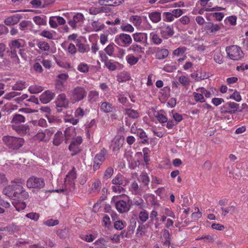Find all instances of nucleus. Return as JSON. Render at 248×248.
I'll return each mask as SVG.
<instances>
[{
    "mask_svg": "<svg viewBox=\"0 0 248 248\" xmlns=\"http://www.w3.org/2000/svg\"><path fill=\"white\" fill-rule=\"evenodd\" d=\"M69 99L73 104L83 100L87 94V92L84 87L78 86L67 92Z\"/></svg>",
    "mask_w": 248,
    "mask_h": 248,
    "instance_id": "nucleus-1",
    "label": "nucleus"
},
{
    "mask_svg": "<svg viewBox=\"0 0 248 248\" xmlns=\"http://www.w3.org/2000/svg\"><path fill=\"white\" fill-rule=\"evenodd\" d=\"M2 140L5 145L12 150L19 149L24 143L23 138L11 136H4Z\"/></svg>",
    "mask_w": 248,
    "mask_h": 248,
    "instance_id": "nucleus-2",
    "label": "nucleus"
},
{
    "mask_svg": "<svg viewBox=\"0 0 248 248\" xmlns=\"http://www.w3.org/2000/svg\"><path fill=\"white\" fill-rule=\"evenodd\" d=\"M25 181L22 178H16L11 181L14 192H17V198L20 195L23 200H27L29 197V193L22 186Z\"/></svg>",
    "mask_w": 248,
    "mask_h": 248,
    "instance_id": "nucleus-3",
    "label": "nucleus"
},
{
    "mask_svg": "<svg viewBox=\"0 0 248 248\" xmlns=\"http://www.w3.org/2000/svg\"><path fill=\"white\" fill-rule=\"evenodd\" d=\"M45 180L42 177L32 176L29 178L26 182L27 187L29 188L41 189L44 187Z\"/></svg>",
    "mask_w": 248,
    "mask_h": 248,
    "instance_id": "nucleus-4",
    "label": "nucleus"
},
{
    "mask_svg": "<svg viewBox=\"0 0 248 248\" xmlns=\"http://www.w3.org/2000/svg\"><path fill=\"white\" fill-rule=\"evenodd\" d=\"M226 50L229 57L233 61H238L243 57L241 48L237 46L233 45L227 47Z\"/></svg>",
    "mask_w": 248,
    "mask_h": 248,
    "instance_id": "nucleus-5",
    "label": "nucleus"
},
{
    "mask_svg": "<svg viewBox=\"0 0 248 248\" xmlns=\"http://www.w3.org/2000/svg\"><path fill=\"white\" fill-rule=\"evenodd\" d=\"M114 42L120 46L127 47L132 44V39L129 34L121 33L115 37Z\"/></svg>",
    "mask_w": 248,
    "mask_h": 248,
    "instance_id": "nucleus-6",
    "label": "nucleus"
},
{
    "mask_svg": "<svg viewBox=\"0 0 248 248\" xmlns=\"http://www.w3.org/2000/svg\"><path fill=\"white\" fill-rule=\"evenodd\" d=\"M54 132L53 128L46 129L44 131H39L34 136V138L40 141L46 142L49 140Z\"/></svg>",
    "mask_w": 248,
    "mask_h": 248,
    "instance_id": "nucleus-7",
    "label": "nucleus"
},
{
    "mask_svg": "<svg viewBox=\"0 0 248 248\" xmlns=\"http://www.w3.org/2000/svg\"><path fill=\"white\" fill-rule=\"evenodd\" d=\"M84 19V16L82 13H77L73 16L72 19L68 21V23L72 29H75L81 26Z\"/></svg>",
    "mask_w": 248,
    "mask_h": 248,
    "instance_id": "nucleus-8",
    "label": "nucleus"
},
{
    "mask_svg": "<svg viewBox=\"0 0 248 248\" xmlns=\"http://www.w3.org/2000/svg\"><path fill=\"white\" fill-rule=\"evenodd\" d=\"M68 78V75L65 73L58 75V79L55 83V87L57 90L61 92L65 90L67 87L66 81Z\"/></svg>",
    "mask_w": 248,
    "mask_h": 248,
    "instance_id": "nucleus-9",
    "label": "nucleus"
},
{
    "mask_svg": "<svg viewBox=\"0 0 248 248\" xmlns=\"http://www.w3.org/2000/svg\"><path fill=\"white\" fill-rule=\"evenodd\" d=\"M82 142V138L80 136H78L73 139L69 146V150L72 152V156L75 155L81 150L80 145Z\"/></svg>",
    "mask_w": 248,
    "mask_h": 248,
    "instance_id": "nucleus-10",
    "label": "nucleus"
},
{
    "mask_svg": "<svg viewBox=\"0 0 248 248\" xmlns=\"http://www.w3.org/2000/svg\"><path fill=\"white\" fill-rule=\"evenodd\" d=\"M58 110H61L62 108H67L69 106V100L65 93L59 94L55 101Z\"/></svg>",
    "mask_w": 248,
    "mask_h": 248,
    "instance_id": "nucleus-11",
    "label": "nucleus"
},
{
    "mask_svg": "<svg viewBox=\"0 0 248 248\" xmlns=\"http://www.w3.org/2000/svg\"><path fill=\"white\" fill-rule=\"evenodd\" d=\"M124 141V138L123 136L117 135L112 140L110 148L114 152L119 151L122 147Z\"/></svg>",
    "mask_w": 248,
    "mask_h": 248,
    "instance_id": "nucleus-12",
    "label": "nucleus"
},
{
    "mask_svg": "<svg viewBox=\"0 0 248 248\" xmlns=\"http://www.w3.org/2000/svg\"><path fill=\"white\" fill-rule=\"evenodd\" d=\"M160 33L161 36L164 39H168L172 37L174 34V31L172 25L165 24L160 28Z\"/></svg>",
    "mask_w": 248,
    "mask_h": 248,
    "instance_id": "nucleus-13",
    "label": "nucleus"
},
{
    "mask_svg": "<svg viewBox=\"0 0 248 248\" xmlns=\"http://www.w3.org/2000/svg\"><path fill=\"white\" fill-rule=\"evenodd\" d=\"M117 211L120 214L127 213L131 208L130 203L124 200H120L115 203Z\"/></svg>",
    "mask_w": 248,
    "mask_h": 248,
    "instance_id": "nucleus-14",
    "label": "nucleus"
},
{
    "mask_svg": "<svg viewBox=\"0 0 248 248\" xmlns=\"http://www.w3.org/2000/svg\"><path fill=\"white\" fill-rule=\"evenodd\" d=\"M102 188V183L99 179H95L92 184L88 191L90 194L96 195L99 193Z\"/></svg>",
    "mask_w": 248,
    "mask_h": 248,
    "instance_id": "nucleus-15",
    "label": "nucleus"
},
{
    "mask_svg": "<svg viewBox=\"0 0 248 248\" xmlns=\"http://www.w3.org/2000/svg\"><path fill=\"white\" fill-rule=\"evenodd\" d=\"M55 93L50 90H47L43 93L40 96V100L43 104L50 102L55 97Z\"/></svg>",
    "mask_w": 248,
    "mask_h": 248,
    "instance_id": "nucleus-16",
    "label": "nucleus"
},
{
    "mask_svg": "<svg viewBox=\"0 0 248 248\" xmlns=\"http://www.w3.org/2000/svg\"><path fill=\"white\" fill-rule=\"evenodd\" d=\"M76 178V169L74 167L66 175L64 182L66 185L73 186L75 185L74 182Z\"/></svg>",
    "mask_w": 248,
    "mask_h": 248,
    "instance_id": "nucleus-17",
    "label": "nucleus"
},
{
    "mask_svg": "<svg viewBox=\"0 0 248 248\" xmlns=\"http://www.w3.org/2000/svg\"><path fill=\"white\" fill-rule=\"evenodd\" d=\"M22 17L21 15L16 14L5 18L4 22L7 26L14 25L16 24Z\"/></svg>",
    "mask_w": 248,
    "mask_h": 248,
    "instance_id": "nucleus-18",
    "label": "nucleus"
},
{
    "mask_svg": "<svg viewBox=\"0 0 248 248\" xmlns=\"http://www.w3.org/2000/svg\"><path fill=\"white\" fill-rule=\"evenodd\" d=\"M2 193L12 200H15L17 198V193L14 192L12 184L8 185L3 188Z\"/></svg>",
    "mask_w": 248,
    "mask_h": 248,
    "instance_id": "nucleus-19",
    "label": "nucleus"
},
{
    "mask_svg": "<svg viewBox=\"0 0 248 248\" xmlns=\"http://www.w3.org/2000/svg\"><path fill=\"white\" fill-rule=\"evenodd\" d=\"M134 41L140 44L147 42V34L145 32H135L132 34Z\"/></svg>",
    "mask_w": 248,
    "mask_h": 248,
    "instance_id": "nucleus-20",
    "label": "nucleus"
},
{
    "mask_svg": "<svg viewBox=\"0 0 248 248\" xmlns=\"http://www.w3.org/2000/svg\"><path fill=\"white\" fill-rule=\"evenodd\" d=\"M12 129L20 135H24L29 132L30 128L28 125L26 124L14 125Z\"/></svg>",
    "mask_w": 248,
    "mask_h": 248,
    "instance_id": "nucleus-21",
    "label": "nucleus"
},
{
    "mask_svg": "<svg viewBox=\"0 0 248 248\" xmlns=\"http://www.w3.org/2000/svg\"><path fill=\"white\" fill-rule=\"evenodd\" d=\"M148 17L152 23H158L161 20V13L157 11H153L149 13Z\"/></svg>",
    "mask_w": 248,
    "mask_h": 248,
    "instance_id": "nucleus-22",
    "label": "nucleus"
},
{
    "mask_svg": "<svg viewBox=\"0 0 248 248\" xmlns=\"http://www.w3.org/2000/svg\"><path fill=\"white\" fill-rule=\"evenodd\" d=\"M99 99V93L96 90H91L88 95V101L90 104H93Z\"/></svg>",
    "mask_w": 248,
    "mask_h": 248,
    "instance_id": "nucleus-23",
    "label": "nucleus"
},
{
    "mask_svg": "<svg viewBox=\"0 0 248 248\" xmlns=\"http://www.w3.org/2000/svg\"><path fill=\"white\" fill-rule=\"evenodd\" d=\"M25 121V118L24 116L21 114H15L13 117V119L11 122V126L13 127L14 125H17L21 124L22 123H24Z\"/></svg>",
    "mask_w": 248,
    "mask_h": 248,
    "instance_id": "nucleus-24",
    "label": "nucleus"
},
{
    "mask_svg": "<svg viewBox=\"0 0 248 248\" xmlns=\"http://www.w3.org/2000/svg\"><path fill=\"white\" fill-rule=\"evenodd\" d=\"M100 107L101 111L105 113L111 112L114 109V107L113 105L107 101L101 102Z\"/></svg>",
    "mask_w": 248,
    "mask_h": 248,
    "instance_id": "nucleus-25",
    "label": "nucleus"
},
{
    "mask_svg": "<svg viewBox=\"0 0 248 248\" xmlns=\"http://www.w3.org/2000/svg\"><path fill=\"white\" fill-rule=\"evenodd\" d=\"M124 178L121 174H117L112 180L111 183L113 185L125 186Z\"/></svg>",
    "mask_w": 248,
    "mask_h": 248,
    "instance_id": "nucleus-26",
    "label": "nucleus"
},
{
    "mask_svg": "<svg viewBox=\"0 0 248 248\" xmlns=\"http://www.w3.org/2000/svg\"><path fill=\"white\" fill-rule=\"evenodd\" d=\"M92 31H98L104 29L105 25L99 20H92L91 23Z\"/></svg>",
    "mask_w": 248,
    "mask_h": 248,
    "instance_id": "nucleus-27",
    "label": "nucleus"
},
{
    "mask_svg": "<svg viewBox=\"0 0 248 248\" xmlns=\"http://www.w3.org/2000/svg\"><path fill=\"white\" fill-rule=\"evenodd\" d=\"M63 140V134L61 131H58L54 135L53 140V144L55 146H59L62 142Z\"/></svg>",
    "mask_w": 248,
    "mask_h": 248,
    "instance_id": "nucleus-28",
    "label": "nucleus"
},
{
    "mask_svg": "<svg viewBox=\"0 0 248 248\" xmlns=\"http://www.w3.org/2000/svg\"><path fill=\"white\" fill-rule=\"evenodd\" d=\"M124 111L125 114L131 119H136L140 116L139 112L132 108H125Z\"/></svg>",
    "mask_w": 248,
    "mask_h": 248,
    "instance_id": "nucleus-29",
    "label": "nucleus"
},
{
    "mask_svg": "<svg viewBox=\"0 0 248 248\" xmlns=\"http://www.w3.org/2000/svg\"><path fill=\"white\" fill-rule=\"evenodd\" d=\"M222 26V24L209 23L205 28L207 30L210 31V33L215 34L217 31H219L221 29Z\"/></svg>",
    "mask_w": 248,
    "mask_h": 248,
    "instance_id": "nucleus-30",
    "label": "nucleus"
},
{
    "mask_svg": "<svg viewBox=\"0 0 248 248\" xmlns=\"http://www.w3.org/2000/svg\"><path fill=\"white\" fill-rule=\"evenodd\" d=\"M107 154V150L105 148H103L100 151L95 155L93 159L96 161H99L103 163L106 159V156Z\"/></svg>",
    "mask_w": 248,
    "mask_h": 248,
    "instance_id": "nucleus-31",
    "label": "nucleus"
},
{
    "mask_svg": "<svg viewBox=\"0 0 248 248\" xmlns=\"http://www.w3.org/2000/svg\"><path fill=\"white\" fill-rule=\"evenodd\" d=\"M76 45L78 48V50L80 53H83L88 51L90 50L89 45H85L81 42V41L78 39L76 40Z\"/></svg>",
    "mask_w": 248,
    "mask_h": 248,
    "instance_id": "nucleus-32",
    "label": "nucleus"
},
{
    "mask_svg": "<svg viewBox=\"0 0 248 248\" xmlns=\"http://www.w3.org/2000/svg\"><path fill=\"white\" fill-rule=\"evenodd\" d=\"M131 78L129 73L126 71L121 72L117 76V81L119 82H124L128 81Z\"/></svg>",
    "mask_w": 248,
    "mask_h": 248,
    "instance_id": "nucleus-33",
    "label": "nucleus"
},
{
    "mask_svg": "<svg viewBox=\"0 0 248 248\" xmlns=\"http://www.w3.org/2000/svg\"><path fill=\"white\" fill-rule=\"evenodd\" d=\"M236 210V207L234 205H231L228 207H221V211H222L221 215L223 217L227 216L228 214L233 215Z\"/></svg>",
    "mask_w": 248,
    "mask_h": 248,
    "instance_id": "nucleus-34",
    "label": "nucleus"
},
{
    "mask_svg": "<svg viewBox=\"0 0 248 248\" xmlns=\"http://www.w3.org/2000/svg\"><path fill=\"white\" fill-rule=\"evenodd\" d=\"M169 53L167 49H159L156 52L155 58L158 60H163L168 57Z\"/></svg>",
    "mask_w": 248,
    "mask_h": 248,
    "instance_id": "nucleus-35",
    "label": "nucleus"
},
{
    "mask_svg": "<svg viewBox=\"0 0 248 248\" xmlns=\"http://www.w3.org/2000/svg\"><path fill=\"white\" fill-rule=\"evenodd\" d=\"M36 45L39 48L40 52L48 51L50 49L49 44L44 41H38Z\"/></svg>",
    "mask_w": 248,
    "mask_h": 248,
    "instance_id": "nucleus-36",
    "label": "nucleus"
},
{
    "mask_svg": "<svg viewBox=\"0 0 248 248\" xmlns=\"http://www.w3.org/2000/svg\"><path fill=\"white\" fill-rule=\"evenodd\" d=\"M129 21L131 22L135 27H139L142 22L141 16L138 15H133L130 17Z\"/></svg>",
    "mask_w": 248,
    "mask_h": 248,
    "instance_id": "nucleus-37",
    "label": "nucleus"
},
{
    "mask_svg": "<svg viewBox=\"0 0 248 248\" xmlns=\"http://www.w3.org/2000/svg\"><path fill=\"white\" fill-rule=\"evenodd\" d=\"M118 102L124 106H128L130 103L128 98L122 92H118L117 96Z\"/></svg>",
    "mask_w": 248,
    "mask_h": 248,
    "instance_id": "nucleus-38",
    "label": "nucleus"
},
{
    "mask_svg": "<svg viewBox=\"0 0 248 248\" xmlns=\"http://www.w3.org/2000/svg\"><path fill=\"white\" fill-rule=\"evenodd\" d=\"M213 59L217 63L221 64L223 63V55L219 49H216L214 51Z\"/></svg>",
    "mask_w": 248,
    "mask_h": 248,
    "instance_id": "nucleus-39",
    "label": "nucleus"
},
{
    "mask_svg": "<svg viewBox=\"0 0 248 248\" xmlns=\"http://www.w3.org/2000/svg\"><path fill=\"white\" fill-rule=\"evenodd\" d=\"M13 200L12 204L17 211H20L26 208V204L24 202L21 201L20 200H16V199Z\"/></svg>",
    "mask_w": 248,
    "mask_h": 248,
    "instance_id": "nucleus-40",
    "label": "nucleus"
},
{
    "mask_svg": "<svg viewBox=\"0 0 248 248\" xmlns=\"http://www.w3.org/2000/svg\"><path fill=\"white\" fill-rule=\"evenodd\" d=\"M137 135L139 137V138L142 140L141 143L143 144L148 143V139L147 137V135L145 132L141 128H139L138 129V131L137 132Z\"/></svg>",
    "mask_w": 248,
    "mask_h": 248,
    "instance_id": "nucleus-41",
    "label": "nucleus"
},
{
    "mask_svg": "<svg viewBox=\"0 0 248 248\" xmlns=\"http://www.w3.org/2000/svg\"><path fill=\"white\" fill-rule=\"evenodd\" d=\"M178 81L186 89H187L190 85V79L188 76L182 75L179 77Z\"/></svg>",
    "mask_w": 248,
    "mask_h": 248,
    "instance_id": "nucleus-42",
    "label": "nucleus"
},
{
    "mask_svg": "<svg viewBox=\"0 0 248 248\" xmlns=\"http://www.w3.org/2000/svg\"><path fill=\"white\" fill-rule=\"evenodd\" d=\"M147 226L142 224H140L136 230V235L138 237H140L145 234Z\"/></svg>",
    "mask_w": 248,
    "mask_h": 248,
    "instance_id": "nucleus-43",
    "label": "nucleus"
},
{
    "mask_svg": "<svg viewBox=\"0 0 248 248\" xmlns=\"http://www.w3.org/2000/svg\"><path fill=\"white\" fill-rule=\"evenodd\" d=\"M140 211L138 215V217L142 223L145 222L149 219V213L145 209Z\"/></svg>",
    "mask_w": 248,
    "mask_h": 248,
    "instance_id": "nucleus-44",
    "label": "nucleus"
},
{
    "mask_svg": "<svg viewBox=\"0 0 248 248\" xmlns=\"http://www.w3.org/2000/svg\"><path fill=\"white\" fill-rule=\"evenodd\" d=\"M113 226L116 230L122 231L126 226V223L125 221L117 220L114 222Z\"/></svg>",
    "mask_w": 248,
    "mask_h": 248,
    "instance_id": "nucleus-45",
    "label": "nucleus"
},
{
    "mask_svg": "<svg viewBox=\"0 0 248 248\" xmlns=\"http://www.w3.org/2000/svg\"><path fill=\"white\" fill-rule=\"evenodd\" d=\"M150 38L154 44L157 45L160 44L162 42L159 36L154 32L150 33Z\"/></svg>",
    "mask_w": 248,
    "mask_h": 248,
    "instance_id": "nucleus-46",
    "label": "nucleus"
},
{
    "mask_svg": "<svg viewBox=\"0 0 248 248\" xmlns=\"http://www.w3.org/2000/svg\"><path fill=\"white\" fill-rule=\"evenodd\" d=\"M125 59L127 63L130 65L136 64L139 60V58L134 56L133 54L127 55L125 57Z\"/></svg>",
    "mask_w": 248,
    "mask_h": 248,
    "instance_id": "nucleus-47",
    "label": "nucleus"
},
{
    "mask_svg": "<svg viewBox=\"0 0 248 248\" xmlns=\"http://www.w3.org/2000/svg\"><path fill=\"white\" fill-rule=\"evenodd\" d=\"M26 88V82L19 80L17 81L12 87L13 90L21 91Z\"/></svg>",
    "mask_w": 248,
    "mask_h": 248,
    "instance_id": "nucleus-48",
    "label": "nucleus"
},
{
    "mask_svg": "<svg viewBox=\"0 0 248 248\" xmlns=\"http://www.w3.org/2000/svg\"><path fill=\"white\" fill-rule=\"evenodd\" d=\"M74 132L75 130L73 127H68L66 128L64 131V139L65 140V142H67V141L70 139Z\"/></svg>",
    "mask_w": 248,
    "mask_h": 248,
    "instance_id": "nucleus-49",
    "label": "nucleus"
},
{
    "mask_svg": "<svg viewBox=\"0 0 248 248\" xmlns=\"http://www.w3.org/2000/svg\"><path fill=\"white\" fill-rule=\"evenodd\" d=\"M114 172V169L111 167H108L104 171L103 178L104 180H108L112 176Z\"/></svg>",
    "mask_w": 248,
    "mask_h": 248,
    "instance_id": "nucleus-50",
    "label": "nucleus"
},
{
    "mask_svg": "<svg viewBox=\"0 0 248 248\" xmlns=\"http://www.w3.org/2000/svg\"><path fill=\"white\" fill-rule=\"evenodd\" d=\"M116 47L117 46L114 43H110L104 49V51L107 55L112 56Z\"/></svg>",
    "mask_w": 248,
    "mask_h": 248,
    "instance_id": "nucleus-51",
    "label": "nucleus"
},
{
    "mask_svg": "<svg viewBox=\"0 0 248 248\" xmlns=\"http://www.w3.org/2000/svg\"><path fill=\"white\" fill-rule=\"evenodd\" d=\"M142 49L141 46L137 44L132 45L129 48V50L132 51L136 54L141 53L143 51Z\"/></svg>",
    "mask_w": 248,
    "mask_h": 248,
    "instance_id": "nucleus-52",
    "label": "nucleus"
},
{
    "mask_svg": "<svg viewBox=\"0 0 248 248\" xmlns=\"http://www.w3.org/2000/svg\"><path fill=\"white\" fill-rule=\"evenodd\" d=\"M194 100L197 102L204 103L205 102V99L204 98L202 93L200 92H195L193 93Z\"/></svg>",
    "mask_w": 248,
    "mask_h": 248,
    "instance_id": "nucleus-53",
    "label": "nucleus"
},
{
    "mask_svg": "<svg viewBox=\"0 0 248 248\" xmlns=\"http://www.w3.org/2000/svg\"><path fill=\"white\" fill-rule=\"evenodd\" d=\"M93 245V248H107L106 241L103 238L98 239Z\"/></svg>",
    "mask_w": 248,
    "mask_h": 248,
    "instance_id": "nucleus-54",
    "label": "nucleus"
},
{
    "mask_svg": "<svg viewBox=\"0 0 248 248\" xmlns=\"http://www.w3.org/2000/svg\"><path fill=\"white\" fill-rule=\"evenodd\" d=\"M9 46L11 49L16 50V48H20L22 46L21 40H13L9 43Z\"/></svg>",
    "mask_w": 248,
    "mask_h": 248,
    "instance_id": "nucleus-55",
    "label": "nucleus"
},
{
    "mask_svg": "<svg viewBox=\"0 0 248 248\" xmlns=\"http://www.w3.org/2000/svg\"><path fill=\"white\" fill-rule=\"evenodd\" d=\"M124 186H117V185H112L111 187V189L112 191L119 194H123L124 192L125 191V189L124 188Z\"/></svg>",
    "mask_w": 248,
    "mask_h": 248,
    "instance_id": "nucleus-56",
    "label": "nucleus"
},
{
    "mask_svg": "<svg viewBox=\"0 0 248 248\" xmlns=\"http://www.w3.org/2000/svg\"><path fill=\"white\" fill-rule=\"evenodd\" d=\"M77 69L80 72L86 73L89 70V65L84 62H80L77 67Z\"/></svg>",
    "mask_w": 248,
    "mask_h": 248,
    "instance_id": "nucleus-57",
    "label": "nucleus"
},
{
    "mask_svg": "<svg viewBox=\"0 0 248 248\" xmlns=\"http://www.w3.org/2000/svg\"><path fill=\"white\" fill-rule=\"evenodd\" d=\"M237 17L235 16H231L227 17L224 22L226 24H229L232 26H235L236 24Z\"/></svg>",
    "mask_w": 248,
    "mask_h": 248,
    "instance_id": "nucleus-58",
    "label": "nucleus"
},
{
    "mask_svg": "<svg viewBox=\"0 0 248 248\" xmlns=\"http://www.w3.org/2000/svg\"><path fill=\"white\" fill-rule=\"evenodd\" d=\"M33 21L36 25L40 26L45 25L46 23V20L43 17L39 16H35L33 18Z\"/></svg>",
    "mask_w": 248,
    "mask_h": 248,
    "instance_id": "nucleus-59",
    "label": "nucleus"
},
{
    "mask_svg": "<svg viewBox=\"0 0 248 248\" xmlns=\"http://www.w3.org/2000/svg\"><path fill=\"white\" fill-rule=\"evenodd\" d=\"M59 221L58 219L50 218L43 221V224L48 227H52L59 224Z\"/></svg>",
    "mask_w": 248,
    "mask_h": 248,
    "instance_id": "nucleus-60",
    "label": "nucleus"
},
{
    "mask_svg": "<svg viewBox=\"0 0 248 248\" xmlns=\"http://www.w3.org/2000/svg\"><path fill=\"white\" fill-rule=\"evenodd\" d=\"M187 50V48L185 46H180L173 51V55L179 56L183 55Z\"/></svg>",
    "mask_w": 248,
    "mask_h": 248,
    "instance_id": "nucleus-61",
    "label": "nucleus"
},
{
    "mask_svg": "<svg viewBox=\"0 0 248 248\" xmlns=\"http://www.w3.org/2000/svg\"><path fill=\"white\" fill-rule=\"evenodd\" d=\"M85 114V111L84 110L83 108L80 107L77 108L76 109L74 113L75 117L78 118V120L83 118Z\"/></svg>",
    "mask_w": 248,
    "mask_h": 248,
    "instance_id": "nucleus-62",
    "label": "nucleus"
},
{
    "mask_svg": "<svg viewBox=\"0 0 248 248\" xmlns=\"http://www.w3.org/2000/svg\"><path fill=\"white\" fill-rule=\"evenodd\" d=\"M29 90L31 93H37L42 92L43 89L40 86L34 85L31 86L29 88Z\"/></svg>",
    "mask_w": 248,
    "mask_h": 248,
    "instance_id": "nucleus-63",
    "label": "nucleus"
},
{
    "mask_svg": "<svg viewBox=\"0 0 248 248\" xmlns=\"http://www.w3.org/2000/svg\"><path fill=\"white\" fill-rule=\"evenodd\" d=\"M121 29L123 31L126 32H132L134 31V27L128 23L123 24L121 26Z\"/></svg>",
    "mask_w": 248,
    "mask_h": 248,
    "instance_id": "nucleus-64",
    "label": "nucleus"
}]
</instances>
